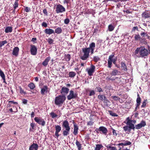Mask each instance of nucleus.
I'll return each instance as SVG.
<instances>
[{
    "label": "nucleus",
    "mask_w": 150,
    "mask_h": 150,
    "mask_svg": "<svg viewBox=\"0 0 150 150\" xmlns=\"http://www.w3.org/2000/svg\"><path fill=\"white\" fill-rule=\"evenodd\" d=\"M43 12L44 14L46 15V16L47 15V12L46 9H44L43 10Z\"/></svg>",
    "instance_id": "nucleus-60"
},
{
    "label": "nucleus",
    "mask_w": 150,
    "mask_h": 150,
    "mask_svg": "<svg viewBox=\"0 0 150 150\" xmlns=\"http://www.w3.org/2000/svg\"><path fill=\"white\" fill-rule=\"evenodd\" d=\"M69 89L68 88L65 87H62L61 89V93H63L67 94L69 91Z\"/></svg>",
    "instance_id": "nucleus-24"
},
{
    "label": "nucleus",
    "mask_w": 150,
    "mask_h": 150,
    "mask_svg": "<svg viewBox=\"0 0 150 150\" xmlns=\"http://www.w3.org/2000/svg\"><path fill=\"white\" fill-rule=\"evenodd\" d=\"M19 49L18 47H16L13 49L12 54L13 55L17 57L18 56V54Z\"/></svg>",
    "instance_id": "nucleus-18"
},
{
    "label": "nucleus",
    "mask_w": 150,
    "mask_h": 150,
    "mask_svg": "<svg viewBox=\"0 0 150 150\" xmlns=\"http://www.w3.org/2000/svg\"><path fill=\"white\" fill-rule=\"evenodd\" d=\"M0 76L3 81V83H6L5 78V75L3 72L0 69Z\"/></svg>",
    "instance_id": "nucleus-23"
},
{
    "label": "nucleus",
    "mask_w": 150,
    "mask_h": 150,
    "mask_svg": "<svg viewBox=\"0 0 150 150\" xmlns=\"http://www.w3.org/2000/svg\"><path fill=\"white\" fill-rule=\"evenodd\" d=\"M19 88L20 91V93L21 94H25L26 93L23 91L22 88L21 86H19Z\"/></svg>",
    "instance_id": "nucleus-42"
},
{
    "label": "nucleus",
    "mask_w": 150,
    "mask_h": 150,
    "mask_svg": "<svg viewBox=\"0 0 150 150\" xmlns=\"http://www.w3.org/2000/svg\"><path fill=\"white\" fill-rule=\"evenodd\" d=\"M66 99V97L64 95H59L55 98V104L58 106L62 105Z\"/></svg>",
    "instance_id": "nucleus-5"
},
{
    "label": "nucleus",
    "mask_w": 150,
    "mask_h": 150,
    "mask_svg": "<svg viewBox=\"0 0 150 150\" xmlns=\"http://www.w3.org/2000/svg\"><path fill=\"white\" fill-rule=\"evenodd\" d=\"M12 27L11 26H8L7 27L5 30V32L6 33H11L12 31Z\"/></svg>",
    "instance_id": "nucleus-25"
},
{
    "label": "nucleus",
    "mask_w": 150,
    "mask_h": 150,
    "mask_svg": "<svg viewBox=\"0 0 150 150\" xmlns=\"http://www.w3.org/2000/svg\"><path fill=\"white\" fill-rule=\"evenodd\" d=\"M76 144L79 150H81V145L80 143L77 140H76Z\"/></svg>",
    "instance_id": "nucleus-30"
},
{
    "label": "nucleus",
    "mask_w": 150,
    "mask_h": 150,
    "mask_svg": "<svg viewBox=\"0 0 150 150\" xmlns=\"http://www.w3.org/2000/svg\"><path fill=\"white\" fill-rule=\"evenodd\" d=\"M95 47V44L93 42L91 43L89 47L84 48L82 49V53L80 55V58L83 60H85L87 59L89 57V52L91 54L94 53V50Z\"/></svg>",
    "instance_id": "nucleus-2"
},
{
    "label": "nucleus",
    "mask_w": 150,
    "mask_h": 150,
    "mask_svg": "<svg viewBox=\"0 0 150 150\" xmlns=\"http://www.w3.org/2000/svg\"><path fill=\"white\" fill-rule=\"evenodd\" d=\"M108 150H112V145L108 144L106 146Z\"/></svg>",
    "instance_id": "nucleus-43"
},
{
    "label": "nucleus",
    "mask_w": 150,
    "mask_h": 150,
    "mask_svg": "<svg viewBox=\"0 0 150 150\" xmlns=\"http://www.w3.org/2000/svg\"><path fill=\"white\" fill-rule=\"evenodd\" d=\"M62 126L63 128V129H64V130L63 132V136H67L69 134L70 130V127L68 122L67 120L64 121L62 124Z\"/></svg>",
    "instance_id": "nucleus-4"
},
{
    "label": "nucleus",
    "mask_w": 150,
    "mask_h": 150,
    "mask_svg": "<svg viewBox=\"0 0 150 150\" xmlns=\"http://www.w3.org/2000/svg\"><path fill=\"white\" fill-rule=\"evenodd\" d=\"M69 2L68 0H64L63 2L64 4H67Z\"/></svg>",
    "instance_id": "nucleus-63"
},
{
    "label": "nucleus",
    "mask_w": 150,
    "mask_h": 150,
    "mask_svg": "<svg viewBox=\"0 0 150 150\" xmlns=\"http://www.w3.org/2000/svg\"><path fill=\"white\" fill-rule=\"evenodd\" d=\"M113 135H115L116 136L117 135V133H116V131L113 129Z\"/></svg>",
    "instance_id": "nucleus-61"
},
{
    "label": "nucleus",
    "mask_w": 150,
    "mask_h": 150,
    "mask_svg": "<svg viewBox=\"0 0 150 150\" xmlns=\"http://www.w3.org/2000/svg\"><path fill=\"white\" fill-rule=\"evenodd\" d=\"M120 98L116 96H113V99L116 100H120Z\"/></svg>",
    "instance_id": "nucleus-50"
},
{
    "label": "nucleus",
    "mask_w": 150,
    "mask_h": 150,
    "mask_svg": "<svg viewBox=\"0 0 150 150\" xmlns=\"http://www.w3.org/2000/svg\"><path fill=\"white\" fill-rule=\"evenodd\" d=\"M95 150H100V149L103 147L101 144H97L96 145Z\"/></svg>",
    "instance_id": "nucleus-35"
},
{
    "label": "nucleus",
    "mask_w": 150,
    "mask_h": 150,
    "mask_svg": "<svg viewBox=\"0 0 150 150\" xmlns=\"http://www.w3.org/2000/svg\"><path fill=\"white\" fill-rule=\"evenodd\" d=\"M121 66L122 67V69L124 71H126L127 70V65L125 63V62H121Z\"/></svg>",
    "instance_id": "nucleus-21"
},
{
    "label": "nucleus",
    "mask_w": 150,
    "mask_h": 150,
    "mask_svg": "<svg viewBox=\"0 0 150 150\" xmlns=\"http://www.w3.org/2000/svg\"><path fill=\"white\" fill-rule=\"evenodd\" d=\"M137 98L136 100L137 103L140 104L141 102V98L140 97L139 95V94L137 93Z\"/></svg>",
    "instance_id": "nucleus-31"
},
{
    "label": "nucleus",
    "mask_w": 150,
    "mask_h": 150,
    "mask_svg": "<svg viewBox=\"0 0 150 150\" xmlns=\"http://www.w3.org/2000/svg\"><path fill=\"white\" fill-rule=\"evenodd\" d=\"M95 67L91 64L90 67L89 68H87L86 70L88 72V73L89 76H91L93 75V73L95 71Z\"/></svg>",
    "instance_id": "nucleus-8"
},
{
    "label": "nucleus",
    "mask_w": 150,
    "mask_h": 150,
    "mask_svg": "<svg viewBox=\"0 0 150 150\" xmlns=\"http://www.w3.org/2000/svg\"><path fill=\"white\" fill-rule=\"evenodd\" d=\"M120 144L121 145V146H123L129 145L131 144V142L128 141H126L123 143H120Z\"/></svg>",
    "instance_id": "nucleus-26"
},
{
    "label": "nucleus",
    "mask_w": 150,
    "mask_h": 150,
    "mask_svg": "<svg viewBox=\"0 0 150 150\" xmlns=\"http://www.w3.org/2000/svg\"><path fill=\"white\" fill-rule=\"evenodd\" d=\"M34 120L38 124L43 126H44L45 125V122L43 119L40 117H35L34 118Z\"/></svg>",
    "instance_id": "nucleus-11"
},
{
    "label": "nucleus",
    "mask_w": 150,
    "mask_h": 150,
    "mask_svg": "<svg viewBox=\"0 0 150 150\" xmlns=\"http://www.w3.org/2000/svg\"><path fill=\"white\" fill-rule=\"evenodd\" d=\"M25 11L27 12H29L30 11V9L28 7H26L25 9H24Z\"/></svg>",
    "instance_id": "nucleus-55"
},
{
    "label": "nucleus",
    "mask_w": 150,
    "mask_h": 150,
    "mask_svg": "<svg viewBox=\"0 0 150 150\" xmlns=\"http://www.w3.org/2000/svg\"><path fill=\"white\" fill-rule=\"evenodd\" d=\"M62 32V30L61 27H58L55 30V33L57 34L61 33Z\"/></svg>",
    "instance_id": "nucleus-27"
},
{
    "label": "nucleus",
    "mask_w": 150,
    "mask_h": 150,
    "mask_svg": "<svg viewBox=\"0 0 150 150\" xmlns=\"http://www.w3.org/2000/svg\"><path fill=\"white\" fill-rule=\"evenodd\" d=\"M76 73L74 72L71 71L69 72V77L71 78L74 77L76 75Z\"/></svg>",
    "instance_id": "nucleus-29"
},
{
    "label": "nucleus",
    "mask_w": 150,
    "mask_h": 150,
    "mask_svg": "<svg viewBox=\"0 0 150 150\" xmlns=\"http://www.w3.org/2000/svg\"><path fill=\"white\" fill-rule=\"evenodd\" d=\"M38 146L37 144L33 143L31 145L29 148V150H38Z\"/></svg>",
    "instance_id": "nucleus-17"
},
{
    "label": "nucleus",
    "mask_w": 150,
    "mask_h": 150,
    "mask_svg": "<svg viewBox=\"0 0 150 150\" xmlns=\"http://www.w3.org/2000/svg\"><path fill=\"white\" fill-rule=\"evenodd\" d=\"M94 94H95L94 91H93L92 90L90 91V93H89V96H91L93 95H94Z\"/></svg>",
    "instance_id": "nucleus-56"
},
{
    "label": "nucleus",
    "mask_w": 150,
    "mask_h": 150,
    "mask_svg": "<svg viewBox=\"0 0 150 150\" xmlns=\"http://www.w3.org/2000/svg\"><path fill=\"white\" fill-rule=\"evenodd\" d=\"M8 103H11L12 104H18V103L17 102H14L13 101H8Z\"/></svg>",
    "instance_id": "nucleus-58"
},
{
    "label": "nucleus",
    "mask_w": 150,
    "mask_h": 150,
    "mask_svg": "<svg viewBox=\"0 0 150 150\" xmlns=\"http://www.w3.org/2000/svg\"><path fill=\"white\" fill-rule=\"evenodd\" d=\"M135 55L138 57H143L147 56L149 52L144 47H137L134 52Z\"/></svg>",
    "instance_id": "nucleus-3"
},
{
    "label": "nucleus",
    "mask_w": 150,
    "mask_h": 150,
    "mask_svg": "<svg viewBox=\"0 0 150 150\" xmlns=\"http://www.w3.org/2000/svg\"><path fill=\"white\" fill-rule=\"evenodd\" d=\"M112 55L110 56L108 60V67L109 68L112 67Z\"/></svg>",
    "instance_id": "nucleus-19"
},
{
    "label": "nucleus",
    "mask_w": 150,
    "mask_h": 150,
    "mask_svg": "<svg viewBox=\"0 0 150 150\" xmlns=\"http://www.w3.org/2000/svg\"><path fill=\"white\" fill-rule=\"evenodd\" d=\"M108 30L110 31H112V24L109 25Z\"/></svg>",
    "instance_id": "nucleus-44"
},
{
    "label": "nucleus",
    "mask_w": 150,
    "mask_h": 150,
    "mask_svg": "<svg viewBox=\"0 0 150 150\" xmlns=\"http://www.w3.org/2000/svg\"><path fill=\"white\" fill-rule=\"evenodd\" d=\"M141 39V37L139 34H135L134 36V40H139Z\"/></svg>",
    "instance_id": "nucleus-32"
},
{
    "label": "nucleus",
    "mask_w": 150,
    "mask_h": 150,
    "mask_svg": "<svg viewBox=\"0 0 150 150\" xmlns=\"http://www.w3.org/2000/svg\"><path fill=\"white\" fill-rule=\"evenodd\" d=\"M146 100H144L143 102L142 103V105H141V108H145L146 105Z\"/></svg>",
    "instance_id": "nucleus-40"
},
{
    "label": "nucleus",
    "mask_w": 150,
    "mask_h": 150,
    "mask_svg": "<svg viewBox=\"0 0 150 150\" xmlns=\"http://www.w3.org/2000/svg\"><path fill=\"white\" fill-rule=\"evenodd\" d=\"M28 86L31 89H33L35 87L34 84L33 83H30L28 85Z\"/></svg>",
    "instance_id": "nucleus-33"
},
{
    "label": "nucleus",
    "mask_w": 150,
    "mask_h": 150,
    "mask_svg": "<svg viewBox=\"0 0 150 150\" xmlns=\"http://www.w3.org/2000/svg\"><path fill=\"white\" fill-rule=\"evenodd\" d=\"M93 124V122L91 121H90L87 123L88 125L91 126Z\"/></svg>",
    "instance_id": "nucleus-53"
},
{
    "label": "nucleus",
    "mask_w": 150,
    "mask_h": 150,
    "mask_svg": "<svg viewBox=\"0 0 150 150\" xmlns=\"http://www.w3.org/2000/svg\"><path fill=\"white\" fill-rule=\"evenodd\" d=\"M66 60L69 61L70 60L71 58L70 55L69 54H67L66 55Z\"/></svg>",
    "instance_id": "nucleus-46"
},
{
    "label": "nucleus",
    "mask_w": 150,
    "mask_h": 150,
    "mask_svg": "<svg viewBox=\"0 0 150 150\" xmlns=\"http://www.w3.org/2000/svg\"><path fill=\"white\" fill-rule=\"evenodd\" d=\"M70 21L69 19L66 18L64 20V23L66 24H68L69 22Z\"/></svg>",
    "instance_id": "nucleus-47"
},
{
    "label": "nucleus",
    "mask_w": 150,
    "mask_h": 150,
    "mask_svg": "<svg viewBox=\"0 0 150 150\" xmlns=\"http://www.w3.org/2000/svg\"><path fill=\"white\" fill-rule=\"evenodd\" d=\"M126 120L127 121L126 124L127 125L123 127V129L125 131L129 133L131 132V129L133 130H134L135 129H140L146 125L145 121L142 120L139 124L135 125L134 126V125L132 123L133 120L129 119V117L127 118Z\"/></svg>",
    "instance_id": "nucleus-1"
},
{
    "label": "nucleus",
    "mask_w": 150,
    "mask_h": 150,
    "mask_svg": "<svg viewBox=\"0 0 150 150\" xmlns=\"http://www.w3.org/2000/svg\"><path fill=\"white\" fill-rule=\"evenodd\" d=\"M116 59H113V64H114L116 67L117 68H120V65L119 64H117L116 63Z\"/></svg>",
    "instance_id": "nucleus-38"
},
{
    "label": "nucleus",
    "mask_w": 150,
    "mask_h": 150,
    "mask_svg": "<svg viewBox=\"0 0 150 150\" xmlns=\"http://www.w3.org/2000/svg\"><path fill=\"white\" fill-rule=\"evenodd\" d=\"M18 3L17 1H15L13 4V8L14 9H16L18 7Z\"/></svg>",
    "instance_id": "nucleus-39"
},
{
    "label": "nucleus",
    "mask_w": 150,
    "mask_h": 150,
    "mask_svg": "<svg viewBox=\"0 0 150 150\" xmlns=\"http://www.w3.org/2000/svg\"><path fill=\"white\" fill-rule=\"evenodd\" d=\"M35 114L34 112H32L31 113V117H33L34 116Z\"/></svg>",
    "instance_id": "nucleus-64"
},
{
    "label": "nucleus",
    "mask_w": 150,
    "mask_h": 150,
    "mask_svg": "<svg viewBox=\"0 0 150 150\" xmlns=\"http://www.w3.org/2000/svg\"><path fill=\"white\" fill-rule=\"evenodd\" d=\"M118 74V71L116 69L113 71V75H116Z\"/></svg>",
    "instance_id": "nucleus-48"
},
{
    "label": "nucleus",
    "mask_w": 150,
    "mask_h": 150,
    "mask_svg": "<svg viewBox=\"0 0 150 150\" xmlns=\"http://www.w3.org/2000/svg\"><path fill=\"white\" fill-rule=\"evenodd\" d=\"M113 150H130L129 149H127L125 146H121V145L120 143L117 144H113Z\"/></svg>",
    "instance_id": "nucleus-6"
},
{
    "label": "nucleus",
    "mask_w": 150,
    "mask_h": 150,
    "mask_svg": "<svg viewBox=\"0 0 150 150\" xmlns=\"http://www.w3.org/2000/svg\"><path fill=\"white\" fill-rule=\"evenodd\" d=\"M51 58L49 57L46 58L45 60L42 62V64L44 66H47L48 64V62L50 60Z\"/></svg>",
    "instance_id": "nucleus-22"
},
{
    "label": "nucleus",
    "mask_w": 150,
    "mask_h": 150,
    "mask_svg": "<svg viewBox=\"0 0 150 150\" xmlns=\"http://www.w3.org/2000/svg\"><path fill=\"white\" fill-rule=\"evenodd\" d=\"M27 100L24 99L23 100V103L24 104H26L27 103Z\"/></svg>",
    "instance_id": "nucleus-59"
},
{
    "label": "nucleus",
    "mask_w": 150,
    "mask_h": 150,
    "mask_svg": "<svg viewBox=\"0 0 150 150\" xmlns=\"http://www.w3.org/2000/svg\"><path fill=\"white\" fill-rule=\"evenodd\" d=\"M7 42L6 40H4L3 41L0 42V48L2 46L4 45L5 44H7Z\"/></svg>",
    "instance_id": "nucleus-37"
},
{
    "label": "nucleus",
    "mask_w": 150,
    "mask_h": 150,
    "mask_svg": "<svg viewBox=\"0 0 150 150\" xmlns=\"http://www.w3.org/2000/svg\"><path fill=\"white\" fill-rule=\"evenodd\" d=\"M77 97V94L74 93L73 91L71 90L69 94L67 96V99L69 100L75 98Z\"/></svg>",
    "instance_id": "nucleus-9"
},
{
    "label": "nucleus",
    "mask_w": 150,
    "mask_h": 150,
    "mask_svg": "<svg viewBox=\"0 0 150 150\" xmlns=\"http://www.w3.org/2000/svg\"><path fill=\"white\" fill-rule=\"evenodd\" d=\"M107 79L108 80H112V76H108L107 77Z\"/></svg>",
    "instance_id": "nucleus-52"
},
{
    "label": "nucleus",
    "mask_w": 150,
    "mask_h": 150,
    "mask_svg": "<svg viewBox=\"0 0 150 150\" xmlns=\"http://www.w3.org/2000/svg\"><path fill=\"white\" fill-rule=\"evenodd\" d=\"M140 35L142 36V38H144L147 35V33L144 32H142L140 34Z\"/></svg>",
    "instance_id": "nucleus-45"
},
{
    "label": "nucleus",
    "mask_w": 150,
    "mask_h": 150,
    "mask_svg": "<svg viewBox=\"0 0 150 150\" xmlns=\"http://www.w3.org/2000/svg\"><path fill=\"white\" fill-rule=\"evenodd\" d=\"M96 90H97V91L98 92H100L102 91V88L100 87H96Z\"/></svg>",
    "instance_id": "nucleus-49"
},
{
    "label": "nucleus",
    "mask_w": 150,
    "mask_h": 150,
    "mask_svg": "<svg viewBox=\"0 0 150 150\" xmlns=\"http://www.w3.org/2000/svg\"><path fill=\"white\" fill-rule=\"evenodd\" d=\"M30 51L31 54L35 55L37 54V49L34 45H30Z\"/></svg>",
    "instance_id": "nucleus-12"
},
{
    "label": "nucleus",
    "mask_w": 150,
    "mask_h": 150,
    "mask_svg": "<svg viewBox=\"0 0 150 150\" xmlns=\"http://www.w3.org/2000/svg\"><path fill=\"white\" fill-rule=\"evenodd\" d=\"M55 136L57 138H58L59 136V133L60 131L61 130V127L58 125L55 126Z\"/></svg>",
    "instance_id": "nucleus-13"
},
{
    "label": "nucleus",
    "mask_w": 150,
    "mask_h": 150,
    "mask_svg": "<svg viewBox=\"0 0 150 150\" xmlns=\"http://www.w3.org/2000/svg\"><path fill=\"white\" fill-rule=\"evenodd\" d=\"M95 131L97 133H100L104 134H106L107 132V129L105 127L103 126L100 127L98 128H96Z\"/></svg>",
    "instance_id": "nucleus-7"
},
{
    "label": "nucleus",
    "mask_w": 150,
    "mask_h": 150,
    "mask_svg": "<svg viewBox=\"0 0 150 150\" xmlns=\"http://www.w3.org/2000/svg\"><path fill=\"white\" fill-rule=\"evenodd\" d=\"M98 98L101 100L103 101L105 100V97L103 95H99L98 96Z\"/></svg>",
    "instance_id": "nucleus-28"
},
{
    "label": "nucleus",
    "mask_w": 150,
    "mask_h": 150,
    "mask_svg": "<svg viewBox=\"0 0 150 150\" xmlns=\"http://www.w3.org/2000/svg\"><path fill=\"white\" fill-rule=\"evenodd\" d=\"M50 115L52 118H54L55 117H57L58 116L56 114L53 112H51V113H50Z\"/></svg>",
    "instance_id": "nucleus-34"
},
{
    "label": "nucleus",
    "mask_w": 150,
    "mask_h": 150,
    "mask_svg": "<svg viewBox=\"0 0 150 150\" xmlns=\"http://www.w3.org/2000/svg\"><path fill=\"white\" fill-rule=\"evenodd\" d=\"M47 41L49 44H53L54 41L52 39L49 38L47 40Z\"/></svg>",
    "instance_id": "nucleus-41"
},
{
    "label": "nucleus",
    "mask_w": 150,
    "mask_h": 150,
    "mask_svg": "<svg viewBox=\"0 0 150 150\" xmlns=\"http://www.w3.org/2000/svg\"><path fill=\"white\" fill-rule=\"evenodd\" d=\"M73 123L74 124V132L73 133L75 135H76L78 134V130L79 129L78 126L73 121Z\"/></svg>",
    "instance_id": "nucleus-16"
},
{
    "label": "nucleus",
    "mask_w": 150,
    "mask_h": 150,
    "mask_svg": "<svg viewBox=\"0 0 150 150\" xmlns=\"http://www.w3.org/2000/svg\"><path fill=\"white\" fill-rule=\"evenodd\" d=\"M42 26L45 27H46L47 26V24L46 23L44 22L42 23Z\"/></svg>",
    "instance_id": "nucleus-54"
},
{
    "label": "nucleus",
    "mask_w": 150,
    "mask_h": 150,
    "mask_svg": "<svg viewBox=\"0 0 150 150\" xmlns=\"http://www.w3.org/2000/svg\"><path fill=\"white\" fill-rule=\"evenodd\" d=\"M124 12H126L127 13H131L132 12L130 11L128 9L126 11H124Z\"/></svg>",
    "instance_id": "nucleus-57"
},
{
    "label": "nucleus",
    "mask_w": 150,
    "mask_h": 150,
    "mask_svg": "<svg viewBox=\"0 0 150 150\" xmlns=\"http://www.w3.org/2000/svg\"><path fill=\"white\" fill-rule=\"evenodd\" d=\"M66 11L65 9L62 5L59 4L57 5L56 11L57 13H59L65 12Z\"/></svg>",
    "instance_id": "nucleus-10"
},
{
    "label": "nucleus",
    "mask_w": 150,
    "mask_h": 150,
    "mask_svg": "<svg viewBox=\"0 0 150 150\" xmlns=\"http://www.w3.org/2000/svg\"><path fill=\"white\" fill-rule=\"evenodd\" d=\"M138 27L137 26L134 27L132 30V31H134L136 30H138Z\"/></svg>",
    "instance_id": "nucleus-51"
},
{
    "label": "nucleus",
    "mask_w": 150,
    "mask_h": 150,
    "mask_svg": "<svg viewBox=\"0 0 150 150\" xmlns=\"http://www.w3.org/2000/svg\"><path fill=\"white\" fill-rule=\"evenodd\" d=\"M50 89L47 86H44L41 88V93L42 95H44L45 93H47V92H49L50 91Z\"/></svg>",
    "instance_id": "nucleus-15"
},
{
    "label": "nucleus",
    "mask_w": 150,
    "mask_h": 150,
    "mask_svg": "<svg viewBox=\"0 0 150 150\" xmlns=\"http://www.w3.org/2000/svg\"><path fill=\"white\" fill-rule=\"evenodd\" d=\"M142 17L144 19L150 18V12L147 11L143 12L142 14Z\"/></svg>",
    "instance_id": "nucleus-14"
},
{
    "label": "nucleus",
    "mask_w": 150,
    "mask_h": 150,
    "mask_svg": "<svg viewBox=\"0 0 150 150\" xmlns=\"http://www.w3.org/2000/svg\"><path fill=\"white\" fill-rule=\"evenodd\" d=\"M93 60L95 62H96L100 60V58L98 56H96L93 57Z\"/></svg>",
    "instance_id": "nucleus-36"
},
{
    "label": "nucleus",
    "mask_w": 150,
    "mask_h": 150,
    "mask_svg": "<svg viewBox=\"0 0 150 150\" xmlns=\"http://www.w3.org/2000/svg\"><path fill=\"white\" fill-rule=\"evenodd\" d=\"M44 32L46 34L49 35L54 33V30L51 29L47 28L45 30Z\"/></svg>",
    "instance_id": "nucleus-20"
},
{
    "label": "nucleus",
    "mask_w": 150,
    "mask_h": 150,
    "mask_svg": "<svg viewBox=\"0 0 150 150\" xmlns=\"http://www.w3.org/2000/svg\"><path fill=\"white\" fill-rule=\"evenodd\" d=\"M7 106L9 107L13 106V108L14 107V106H13L11 103H8L7 104Z\"/></svg>",
    "instance_id": "nucleus-62"
}]
</instances>
